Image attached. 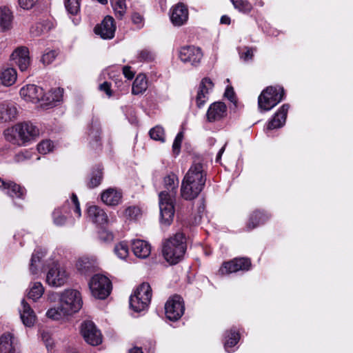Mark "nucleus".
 Masks as SVG:
<instances>
[{
    "label": "nucleus",
    "instance_id": "1",
    "mask_svg": "<svg viewBox=\"0 0 353 353\" xmlns=\"http://www.w3.org/2000/svg\"><path fill=\"white\" fill-rule=\"evenodd\" d=\"M163 183L165 190L159 194L161 222L169 225L174 216V203L179 181L175 174H170L164 178Z\"/></svg>",
    "mask_w": 353,
    "mask_h": 353
},
{
    "label": "nucleus",
    "instance_id": "2",
    "mask_svg": "<svg viewBox=\"0 0 353 353\" xmlns=\"http://www.w3.org/2000/svg\"><path fill=\"white\" fill-rule=\"evenodd\" d=\"M206 181L203 165L193 163L183 177L181 187V195L185 200L196 199L202 191Z\"/></svg>",
    "mask_w": 353,
    "mask_h": 353
},
{
    "label": "nucleus",
    "instance_id": "3",
    "mask_svg": "<svg viewBox=\"0 0 353 353\" xmlns=\"http://www.w3.org/2000/svg\"><path fill=\"white\" fill-rule=\"evenodd\" d=\"M82 304L81 296L79 291L71 289L65 290L59 296V305L49 309L46 315L53 320H59L78 312Z\"/></svg>",
    "mask_w": 353,
    "mask_h": 353
},
{
    "label": "nucleus",
    "instance_id": "4",
    "mask_svg": "<svg viewBox=\"0 0 353 353\" xmlns=\"http://www.w3.org/2000/svg\"><path fill=\"white\" fill-rule=\"evenodd\" d=\"M186 250L185 236L178 232L174 236L165 240L163 244V255L165 259L171 264L179 263L183 258Z\"/></svg>",
    "mask_w": 353,
    "mask_h": 353
},
{
    "label": "nucleus",
    "instance_id": "5",
    "mask_svg": "<svg viewBox=\"0 0 353 353\" xmlns=\"http://www.w3.org/2000/svg\"><path fill=\"white\" fill-rule=\"evenodd\" d=\"M39 134V129L30 122L18 123L5 132V136L8 141L19 145L34 140Z\"/></svg>",
    "mask_w": 353,
    "mask_h": 353
},
{
    "label": "nucleus",
    "instance_id": "6",
    "mask_svg": "<svg viewBox=\"0 0 353 353\" xmlns=\"http://www.w3.org/2000/svg\"><path fill=\"white\" fill-rule=\"evenodd\" d=\"M284 90L282 87L269 86L259 95L258 105L259 108L268 111L276 106L284 97Z\"/></svg>",
    "mask_w": 353,
    "mask_h": 353
},
{
    "label": "nucleus",
    "instance_id": "7",
    "mask_svg": "<svg viewBox=\"0 0 353 353\" xmlns=\"http://www.w3.org/2000/svg\"><path fill=\"white\" fill-rule=\"evenodd\" d=\"M73 210L77 218L81 216V209L78 198L75 194H72L70 200H66L61 208L55 209L52 212L54 223L57 226L63 225L67 219L66 214Z\"/></svg>",
    "mask_w": 353,
    "mask_h": 353
},
{
    "label": "nucleus",
    "instance_id": "8",
    "mask_svg": "<svg viewBox=\"0 0 353 353\" xmlns=\"http://www.w3.org/2000/svg\"><path fill=\"white\" fill-rule=\"evenodd\" d=\"M89 288L95 298L104 299L110 294L112 285L108 277L101 274H95L89 283Z\"/></svg>",
    "mask_w": 353,
    "mask_h": 353
},
{
    "label": "nucleus",
    "instance_id": "9",
    "mask_svg": "<svg viewBox=\"0 0 353 353\" xmlns=\"http://www.w3.org/2000/svg\"><path fill=\"white\" fill-rule=\"evenodd\" d=\"M68 273L59 263H55L48 270L46 274L47 283L53 287H61L66 283Z\"/></svg>",
    "mask_w": 353,
    "mask_h": 353
},
{
    "label": "nucleus",
    "instance_id": "10",
    "mask_svg": "<svg viewBox=\"0 0 353 353\" xmlns=\"http://www.w3.org/2000/svg\"><path fill=\"white\" fill-rule=\"evenodd\" d=\"M185 307L181 296L174 295L165 305L166 317L170 321L179 320L184 313Z\"/></svg>",
    "mask_w": 353,
    "mask_h": 353
},
{
    "label": "nucleus",
    "instance_id": "11",
    "mask_svg": "<svg viewBox=\"0 0 353 353\" xmlns=\"http://www.w3.org/2000/svg\"><path fill=\"white\" fill-rule=\"evenodd\" d=\"M202 57L201 49L194 46H185L179 50V58L184 63L196 66L200 63Z\"/></svg>",
    "mask_w": 353,
    "mask_h": 353
},
{
    "label": "nucleus",
    "instance_id": "12",
    "mask_svg": "<svg viewBox=\"0 0 353 353\" xmlns=\"http://www.w3.org/2000/svg\"><path fill=\"white\" fill-rule=\"evenodd\" d=\"M251 261L249 258H235L231 261L225 262L219 269L221 274H228L238 271H248L251 267Z\"/></svg>",
    "mask_w": 353,
    "mask_h": 353
},
{
    "label": "nucleus",
    "instance_id": "13",
    "mask_svg": "<svg viewBox=\"0 0 353 353\" xmlns=\"http://www.w3.org/2000/svg\"><path fill=\"white\" fill-rule=\"evenodd\" d=\"M251 261L249 258H235L231 261L225 262L219 269L221 274H228L238 271H248L251 267Z\"/></svg>",
    "mask_w": 353,
    "mask_h": 353
},
{
    "label": "nucleus",
    "instance_id": "14",
    "mask_svg": "<svg viewBox=\"0 0 353 353\" xmlns=\"http://www.w3.org/2000/svg\"><path fill=\"white\" fill-rule=\"evenodd\" d=\"M81 332L85 341L91 345H98L102 342L101 332L90 321H86L82 323Z\"/></svg>",
    "mask_w": 353,
    "mask_h": 353
},
{
    "label": "nucleus",
    "instance_id": "15",
    "mask_svg": "<svg viewBox=\"0 0 353 353\" xmlns=\"http://www.w3.org/2000/svg\"><path fill=\"white\" fill-rule=\"evenodd\" d=\"M116 30L114 19L110 16L105 17L101 23L94 28V32L103 39H110L114 37Z\"/></svg>",
    "mask_w": 353,
    "mask_h": 353
},
{
    "label": "nucleus",
    "instance_id": "16",
    "mask_svg": "<svg viewBox=\"0 0 353 353\" xmlns=\"http://www.w3.org/2000/svg\"><path fill=\"white\" fill-rule=\"evenodd\" d=\"M20 95L26 101L37 103L42 100L43 90L36 85H27L20 90Z\"/></svg>",
    "mask_w": 353,
    "mask_h": 353
},
{
    "label": "nucleus",
    "instance_id": "17",
    "mask_svg": "<svg viewBox=\"0 0 353 353\" xmlns=\"http://www.w3.org/2000/svg\"><path fill=\"white\" fill-rule=\"evenodd\" d=\"M227 115V107L223 102H214L208 109L206 118L208 122L219 121Z\"/></svg>",
    "mask_w": 353,
    "mask_h": 353
},
{
    "label": "nucleus",
    "instance_id": "18",
    "mask_svg": "<svg viewBox=\"0 0 353 353\" xmlns=\"http://www.w3.org/2000/svg\"><path fill=\"white\" fill-rule=\"evenodd\" d=\"M213 87L214 83L210 79L205 77L201 80L196 97V102L198 108H201L207 101L209 91L212 90Z\"/></svg>",
    "mask_w": 353,
    "mask_h": 353
},
{
    "label": "nucleus",
    "instance_id": "19",
    "mask_svg": "<svg viewBox=\"0 0 353 353\" xmlns=\"http://www.w3.org/2000/svg\"><path fill=\"white\" fill-rule=\"evenodd\" d=\"M11 59L18 65L21 71H26L30 65L28 49L26 47L18 48L12 53Z\"/></svg>",
    "mask_w": 353,
    "mask_h": 353
},
{
    "label": "nucleus",
    "instance_id": "20",
    "mask_svg": "<svg viewBox=\"0 0 353 353\" xmlns=\"http://www.w3.org/2000/svg\"><path fill=\"white\" fill-rule=\"evenodd\" d=\"M0 188L12 198L23 199L26 192V189L21 185L12 181H5L1 178Z\"/></svg>",
    "mask_w": 353,
    "mask_h": 353
},
{
    "label": "nucleus",
    "instance_id": "21",
    "mask_svg": "<svg viewBox=\"0 0 353 353\" xmlns=\"http://www.w3.org/2000/svg\"><path fill=\"white\" fill-rule=\"evenodd\" d=\"M289 108V104H283L269 121L268 129L273 130L283 127L285 123Z\"/></svg>",
    "mask_w": 353,
    "mask_h": 353
},
{
    "label": "nucleus",
    "instance_id": "22",
    "mask_svg": "<svg viewBox=\"0 0 353 353\" xmlns=\"http://www.w3.org/2000/svg\"><path fill=\"white\" fill-rule=\"evenodd\" d=\"M188 19V11L183 3H178L172 10L170 19L176 26L183 25Z\"/></svg>",
    "mask_w": 353,
    "mask_h": 353
},
{
    "label": "nucleus",
    "instance_id": "23",
    "mask_svg": "<svg viewBox=\"0 0 353 353\" xmlns=\"http://www.w3.org/2000/svg\"><path fill=\"white\" fill-rule=\"evenodd\" d=\"M131 245L134 254L138 258L146 259L150 254L151 246L144 240L133 239Z\"/></svg>",
    "mask_w": 353,
    "mask_h": 353
},
{
    "label": "nucleus",
    "instance_id": "24",
    "mask_svg": "<svg viewBox=\"0 0 353 353\" xmlns=\"http://www.w3.org/2000/svg\"><path fill=\"white\" fill-rule=\"evenodd\" d=\"M17 341L11 333H4L0 337V353H17Z\"/></svg>",
    "mask_w": 353,
    "mask_h": 353
},
{
    "label": "nucleus",
    "instance_id": "25",
    "mask_svg": "<svg viewBox=\"0 0 353 353\" xmlns=\"http://www.w3.org/2000/svg\"><path fill=\"white\" fill-rule=\"evenodd\" d=\"M88 216L93 223L103 225L108 221V217L105 211L97 205L90 206L87 210Z\"/></svg>",
    "mask_w": 353,
    "mask_h": 353
},
{
    "label": "nucleus",
    "instance_id": "26",
    "mask_svg": "<svg viewBox=\"0 0 353 353\" xmlns=\"http://www.w3.org/2000/svg\"><path fill=\"white\" fill-rule=\"evenodd\" d=\"M19 313L21 319L26 327H31L34 325L36 321V315L24 299L21 301V307L19 309Z\"/></svg>",
    "mask_w": 353,
    "mask_h": 353
},
{
    "label": "nucleus",
    "instance_id": "27",
    "mask_svg": "<svg viewBox=\"0 0 353 353\" xmlns=\"http://www.w3.org/2000/svg\"><path fill=\"white\" fill-rule=\"evenodd\" d=\"M122 194L115 188H110L101 194L102 201L107 205H117L121 200Z\"/></svg>",
    "mask_w": 353,
    "mask_h": 353
},
{
    "label": "nucleus",
    "instance_id": "28",
    "mask_svg": "<svg viewBox=\"0 0 353 353\" xmlns=\"http://www.w3.org/2000/svg\"><path fill=\"white\" fill-rule=\"evenodd\" d=\"M18 111L15 105L10 102L0 103V119L4 121H10L17 117Z\"/></svg>",
    "mask_w": 353,
    "mask_h": 353
},
{
    "label": "nucleus",
    "instance_id": "29",
    "mask_svg": "<svg viewBox=\"0 0 353 353\" xmlns=\"http://www.w3.org/2000/svg\"><path fill=\"white\" fill-rule=\"evenodd\" d=\"M17 78V71L12 68H6L0 70V83L4 86L13 85Z\"/></svg>",
    "mask_w": 353,
    "mask_h": 353
},
{
    "label": "nucleus",
    "instance_id": "30",
    "mask_svg": "<svg viewBox=\"0 0 353 353\" xmlns=\"http://www.w3.org/2000/svg\"><path fill=\"white\" fill-rule=\"evenodd\" d=\"M63 92V90L60 88L52 89L46 94L43 93V97L41 101H43L47 105H54L57 102L61 100Z\"/></svg>",
    "mask_w": 353,
    "mask_h": 353
},
{
    "label": "nucleus",
    "instance_id": "31",
    "mask_svg": "<svg viewBox=\"0 0 353 353\" xmlns=\"http://www.w3.org/2000/svg\"><path fill=\"white\" fill-rule=\"evenodd\" d=\"M13 20L12 12L10 9L6 6L0 7V26L4 30L11 28Z\"/></svg>",
    "mask_w": 353,
    "mask_h": 353
},
{
    "label": "nucleus",
    "instance_id": "32",
    "mask_svg": "<svg viewBox=\"0 0 353 353\" xmlns=\"http://www.w3.org/2000/svg\"><path fill=\"white\" fill-rule=\"evenodd\" d=\"M268 218V216L263 212L254 211L249 219L247 228L249 230H252L259 225L264 223Z\"/></svg>",
    "mask_w": 353,
    "mask_h": 353
},
{
    "label": "nucleus",
    "instance_id": "33",
    "mask_svg": "<svg viewBox=\"0 0 353 353\" xmlns=\"http://www.w3.org/2000/svg\"><path fill=\"white\" fill-rule=\"evenodd\" d=\"M147 88L148 81L145 75L143 74H138L133 82L132 93L136 95L142 94Z\"/></svg>",
    "mask_w": 353,
    "mask_h": 353
},
{
    "label": "nucleus",
    "instance_id": "34",
    "mask_svg": "<svg viewBox=\"0 0 353 353\" xmlns=\"http://www.w3.org/2000/svg\"><path fill=\"white\" fill-rule=\"evenodd\" d=\"M103 178V168L97 166L92 171L87 182L89 188H94L99 186Z\"/></svg>",
    "mask_w": 353,
    "mask_h": 353
},
{
    "label": "nucleus",
    "instance_id": "35",
    "mask_svg": "<svg viewBox=\"0 0 353 353\" xmlns=\"http://www.w3.org/2000/svg\"><path fill=\"white\" fill-rule=\"evenodd\" d=\"M130 305L131 308L137 312H140L146 310L148 307V297L144 299L139 298L135 295L132 294L130 297Z\"/></svg>",
    "mask_w": 353,
    "mask_h": 353
},
{
    "label": "nucleus",
    "instance_id": "36",
    "mask_svg": "<svg viewBox=\"0 0 353 353\" xmlns=\"http://www.w3.org/2000/svg\"><path fill=\"white\" fill-rule=\"evenodd\" d=\"M100 132L99 124L97 122L92 123L88 132V139L93 148H97L100 145Z\"/></svg>",
    "mask_w": 353,
    "mask_h": 353
},
{
    "label": "nucleus",
    "instance_id": "37",
    "mask_svg": "<svg viewBox=\"0 0 353 353\" xmlns=\"http://www.w3.org/2000/svg\"><path fill=\"white\" fill-rule=\"evenodd\" d=\"M240 339L239 332L235 330H230L225 333L224 347L226 352H231L229 348L234 347L237 344Z\"/></svg>",
    "mask_w": 353,
    "mask_h": 353
},
{
    "label": "nucleus",
    "instance_id": "38",
    "mask_svg": "<svg viewBox=\"0 0 353 353\" xmlns=\"http://www.w3.org/2000/svg\"><path fill=\"white\" fill-rule=\"evenodd\" d=\"M76 266L81 274H87L92 270L94 261L88 257H81L78 259Z\"/></svg>",
    "mask_w": 353,
    "mask_h": 353
},
{
    "label": "nucleus",
    "instance_id": "39",
    "mask_svg": "<svg viewBox=\"0 0 353 353\" xmlns=\"http://www.w3.org/2000/svg\"><path fill=\"white\" fill-rule=\"evenodd\" d=\"M44 292V288L41 283L35 282L30 285L28 292V297L33 301H37L41 297Z\"/></svg>",
    "mask_w": 353,
    "mask_h": 353
},
{
    "label": "nucleus",
    "instance_id": "40",
    "mask_svg": "<svg viewBox=\"0 0 353 353\" xmlns=\"http://www.w3.org/2000/svg\"><path fill=\"white\" fill-rule=\"evenodd\" d=\"M44 252H39V250H35L32 254L30 265V271L32 274L34 275L39 273L41 259L44 256Z\"/></svg>",
    "mask_w": 353,
    "mask_h": 353
},
{
    "label": "nucleus",
    "instance_id": "41",
    "mask_svg": "<svg viewBox=\"0 0 353 353\" xmlns=\"http://www.w3.org/2000/svg\"><path fill=\"white\" fill-rule=\"evenodd\" d=\"M133 295L139 296L142 299L148 297V303L150 304L152 298V289L148 283H143L134 291Z\"/></svg>",
    "mask_w": 353,
    "mask_h": 353
},
{
    "label": "nucleus",
    "instance_id": "42",
    "mask_svg": "<svg viewBox=\"0 0 353 353\" xmlns=\"http://www.w3.org/2000/svg\"><path fill=\"white\" fill-rule=\"evenodd\" d=\"M50 29V25L48 21H43L37 23L31 28L30 32L34 37H38Z\"/></svg>",
    "mask_w": 353,
    "mask_h": 353
},
{
    "label": "nucleus",
    "instance_id": "43",
    "mask_svg": "<svg viewBox=\"0 0 353 353\" xmlns=\"http://www.w3.org/2000/svg\"><path fill=\"white\" fill-rule=\"evenodd\" d=\"M110 3L119 18H122L126 12V4L125 0H110Z\"/></svg>",
    "mask_w": 353,
    "mask_h": 353
},
{
    "label": "nucleus",
    "instance_id": "44",
    "mask_svg": "<svg viewBox=\"0 0 353 353\" xmlns=\"http://www.w3.org/2000/svg\"><path fill=\"white\" fill-rule=\"evenodd\" d=\"M114 251L118 258L125 260L129 254L128 245L125 241H121L115 245Z\"/></svg>",
    "mask_w": 353,
    "mask_h": 353
},
{
    "label": "nucleus",
    "instance_id": "45",
    "mask_svg": "<svg viewBox=\"0 0 353 353\" xmlns=\"http://www.w3.org/2000/svg\"><path fill=\"white\" fill-rule=\"evenodd\" d=\"M236 9L244 13L250 12L252 9V6L248 0H231Z\"/></svg>",
    "mask_w": 353,
    "mask_h": 353
},
{
    "label": "nucleus",
    "instance_id": "46",
    "mask_svg": "<svg viewBox=\"0 0 353 353\" xmlns=\"http://www.w3.org/2000/svg\"><path fill=\"white\" fill-rule=\"evenodd\" d=\"M64 5L67 12L72 14H77L80 10L79 0H65Z\"/></svg>",
    "mask_w": 353,
    "mask_h": 353
},
{
    "label": "nucleus",
    "instance_id": "47",
    "mask_svg": "<svg viewBox=\"0 0 353 353\" xmlns=\"http://www.w3.org/2000/svg\"><path fill=\"white\" fill-rule=\"evenodd\" d=\"M123 216L130 220L137 219L141 216V210L135 205L129 206L125 209Z\"/></svg>",
    "mask_w": 353,
    "mask_h": 353
},
{
    "label": "nucleus",
    "instance_id": "48",
    "mask_svg": "<svg viewBox=\"0 0 353 353\" xmlns=\"http://www.w3.org/2000/svg\"><path fill=\"white\" fill-rule=\"evenodd\" d=\"M150 137L156 141L164 142L165 141V132L163 128L160 126H156L152 128L149 132Z\"/></svg>",
    "mask_w": 353,
    "mask_h": 353
},
{
    "label": "nucleus",
    "instance_id": "49",
    "mask_svg": "<svg viewBox=\"0 0 353 353\" xmlns=\"http://www.w3.org/2000/svg\"><path fill=\"white\" fill-rule=\"evenodd\" d=\"M53 143L50 140H44L37 145V150L41 154H47L52 150Z\"/></svg>",
    "mask_w": 353,
    "mask_h": 353
},
{
    "label": "nucleus",
    "instance_id": "50",
    "mask_svg": "<svg viewBox=\"0 0 353 353\" xmlns=\"http://www.w3.org/2000/svg\"><path fill=\"white\" fill-rule=\"evenodd\" d=\"M254 49L250 47H244L239 50L240 58L244 61H249L252 60L254 57Z\"/></svg>",
    "mask_w": 353,
    "mask_h": 353
},
{
    "label": "nucleus",
    "instance_id": "51",
    "mask_svg": "<svg viewBox=\"0 0 353 353\" xmlns=\"http://www.w3.org/2000/svg\"><path fill=\"white\" fill-rule=\"evenodd\" d=\"M154 54L149 50L145 49L139 53L138 59L143 61H151L154 59Z\"/></svg>",
    "mask_w": 353,
    "mask_h": 353
},
{
    "label": "nucleus",
    "instance_id": "52",
    "mask_svg": "<svg viewBox=\"0 0 353 353\" xmlns=\"http://www.w3.org/2000/svg\"><path fill=\"white\" fill-rule=\"evenodd\" d=\"M99 239L104 243H110L113 241L114 236L112 232L106 230H101L99 232Z\"/></svg>",
    "mask_w": 353,
    "mask_h": 353
},
{
    "label": "nucleus",
    "instance_id": "53",
    "mask_svg": "<svg viewBox=\"0 0 353 353\" xmlns=\"http://www.w3.org/2000/svg\"><path fill=\"white\" fill-rule=\"evenodd\" d=\"M183 138V134L182 132H180L177 134V135L176 136V137L174 140V142L172 144V150H173V152L176 154H178L180 151L181 145Z\"/></svg>",
    "mask_w": 353,
    "mask_h": 353
},
{
    "label": "nucleus",
    "instance_id": "54",
    "mask_svg": "<svg viewBox=\"0 0 353 353\" xmlns=\"http://www.w3.org/2000/svg\"><path fill=\"white\" fill-rule=\"evenodd\" d=\"M57 56V52L54 50H50L43 54L41 58V61L43 64L48 65L51 63Z\"/></svg>",
    "mask_w": 353,
    "mask_h": 353
},
{
    "label": "nucleus",
    "instance_id": "55",
    "mask_svg": "<svg viewBox=\"0 0 353 353\" xmlns=\"http://www.w3.org/2000/svg\"><path fill=\"white\" fill-rule=\"evenodd\" d=\"M38 0H18L19 6L24 10L31 9Z\"/></svg>",
    "mask_w": 353,
    "mask_h": 353
},
{
    "label": "nucleus",
    "instance_id": "56",
    "mask_svg": "<svg viewBox=\"0 0 353 353\" xmlns=\"http://www.w3.org/2000/svg\"><path fill=\"white\" fill-rule=\"evenodd\" d=\"M224 95L230 102L233 103L234 105L236 106V99L235 97V93L232 86L227 87Z\"/></svg>",
    "mask_w": 353,
    "mask_h": 353
},
{
    "label": "nucleus",
    "instance_id": "57",
    "mask_svg": "<svg viewBox=\"0 0 353 353\" xmlns=\"http://www.w3.org/2000/svg\"><path fill=\"white\" fill-rule=\"evenodd\" d=\"M132 22L137 25L138 28H141L143 26V18L142 15L137 12H134L132 15Z\"/></svg>",
    "mask_w": 353,
    "mask_h": 353
},
{
    "label": "nucleus",
    "instance_id": "58",
    "mask_svg": "<svg viewBox=\"0 0 353 353\" xmlns=\"http://www.w3.org/2000/svg\"><path fill=\"white\" fill-rule=\"evenodd\" d=\"M99 90L101 91L105 92L108 97H111L112 96V91H111V89H110V84L108 82L105 81L104 83L100 84Z\"/></svg>",
    "mask_w": 353,
    "mask_h": 353
},
{
    "label": "nucleus",
    "instance_id": "59",
    "mask_svg": "<svg viewBox=\"0 0 353 353\" xmlns=\"http://www.w3.org/2000/svg\"><path fill=\"white\" fill-rule=\"evenodd\" d=\"M123 73L124 76L129 80L132 79L134 75V72L131 71V68L127 65L123 68Z\"/></svg>",
    "mask_w": 353,
    "mask_h": 353
},
{
    "label": "nucleus",
    "instance_id": "60",
    "mask_svg": "<svg viewBox=\"0 0 353 353\" xmlns=\"http://www.w3.org/2000/svg\"><path fill=\"white\" fill-rule=\"evenodd\" d=\"M220 22L222 24H228V25L230 23V18L226 15H223L221 17Z\"/></svg>",
    "mask_w": 353,
    "mask_h": 353
},
{
    "label": "nucleus",
    "instance_id": "61",
    "mask_svg": "<svg viewBox=\"0 0 353 353\" xmlns=\"http://www.w3.org/2000/svg\"><path fill=\"white\" fill-rule=\"evenodd\" d=\"M64 353H79V352L72 347H68L65 350Z\"/></svg>",
    "mask_w": 353,
    "mask_h": 353
},
{
    "label": "nucleus",
    "instance_id": "62",
    "mask_svg": "<svg viewBox=\"0 0 353 353\" xmlns=\"http://www.w3.org/2000/svg\"><path fill=\"white\" fill-rule=\"evenodd\" d=\"M225 145L223 146V147L220 149V150L219 151V152H218V154H217V155H216V161H219V159H221V155H222V154L223 153V152H224V150H225Z\"/></svg>",
    "mask_w": 353,
    "mask_h": 353
},
{
    "label": "nucleus",
    "instance_id": "63",
    "mask_svg": "<svg viewBox=\"0 0 353 353\" xmlns=\"http://www.w3.org/2000/svg\"><path fill=\"white\" fill-rule=\"evenodd\" d=\"M129 353H143L142 349L140 347H134L129 351Z\"/></svg>",
    "mask_w": 353,
    "mask_h": 353
},
{
    "label": "nucleus",
    "instance_id": "64",
    "mask_svg": "<svg viewBox=\"0 0 353 353\" xmlns=\"http://www.w3.org/2000/svg\"><path fill=\"white\" fill-rule=\"evenodd\" d=\"M259 5L260 6H263V3L261 1H260L259 2Z\"/></svg>",
    "mask_w": 353,
    "mask_h": 353
}]
</instances>
